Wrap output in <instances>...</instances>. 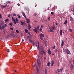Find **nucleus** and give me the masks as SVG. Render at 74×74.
<instances>
[{
    "instance_id": "58",
    "label": "nucleus",
    "mask_w": 74,
    "mask_h": 74,
    "mask_svg": "<svg viewBox=\"0 0 74 74\" xmlns=\"http://www.w3.org/2000/svg\"><path fill=\"white\" fill-rule=\"evenodd\" d=\"M22 42H23V41H24V40L22 39Z\"/></svg>"
},
{
    "instance_id": "45",
    "label": "nucleus",
    "mask_w": 74,
    "mask_h": 74,
    "mask_svg": "<svg viewBox=\"0 0 74 74\" xmlns=\"http://www.w3.org/2000/svg\"><path fill=\"white\" fill-rule=\"evenodd\" d=\"M13 16H16V14H13Z\"/></svg>"
},
{
    "instance_id": "4",
    "label": "nucleus",
    "mask_w": 74,
    "mask_h": 74,
    "mask_svg": "<svg viewBox=\"0 0 74 74\" xmlns=\"http://www.w3.org/2000/svg\"><path fill=\"white\" fill-rule=\"evenodd\" d=\"M37 61L38 66V67H40V66H41V62H40V60L38 59Z\"/></svg>"
},
{
    "instance_id": "50",
    "label": "nucleus",
    "mask_w": 74,
    "mask_h": 74,
    "mask_svg": "<svg viewBox=\"0 0 74 74\" xmlns=\"http://www.w3.org/2000/svg\"><path fill=\"white\" fill-rule=\"evenodd\" d=\"M4 27H5L3 26L2 27V29H4Z\"/></svg>"
},
{
    "instance_id": "43",
    "label": "nucleus",
    "mask_w": 74,
    "mask_h": 74,
    "mask_svg": "<svg viewBox=\"0 0 74 74\" xmlns=\"http://www.w3.org/2000/svg\"><path fill=\"white\" fill-rule=\"evenodd\" d=\"M0 18H1V19L2 18V17H1V14H0Z\"/></svg>"
},
{
    "instance_id": "61",
    "label": "nucleus",
    "mask_w": 74,
    "mask_h": 74,
    "mask_svg": "<svg viewBox=\"0 0 74 74\" xmlns=\"http://www.w3.org/2000/svg\"><path fill=\"white\" fill-rule=\"evenodd\" d=\"M17 5H18L19 6V5H20L18 3Z\"/></svg>"
},
{
    "instance_id": "53",
    "label": "nucleus",
    "mask_w": 74,
    "mask_h": 74,
    "mask_svg": "<svg viewBox=\"0 0 74 74\" xmlns=\"http://www.w3.org/2000/svg\"><path fill=\"white\" fill-rule=\"evenodd\" d=\"M41 27H42V28H43V27H44V26H43V25H41Z\"/></svg>"
},
{
    "instance_id": "49",
    "label": "nucleus",
    "mask_w": 74,
    "mask_h": 74,
    "mask_svg": "<svg viewBox=\"0 0 74 74\" xmlns=\"http://www.w3.org/2000/svg\"><path fill=\"white\" fill-rule=\"evenodd\" d=\"M39 30L40 31H41L42 30V28H40Z\"/></svg>"
},
{
    "instance_id": "40",
    "label": "nucleus",
    "mask_w": 74,
    "mask_h": 74,
    "mask_svg": "<svg viewBox=\"0 0 74 74\" xmlns=\"http://www.w3.org/2000/svg\"><path fill=\"white\" fill-rule=\"evenodd\" d=\"M0 29L1 30H2V27L1 26H0Z\"/></svg>"
},
{
    "instance_id": "23",
    "label": "nucleus",
    "mask_w": 74,
    "mask_h": 74,
    "mask_svg": "<svg viewBox=\"0 0 74 74\" xmlns=\"http://www.w3.org/2000/svg\"><path fill=\"white\" fill-rule=\"evenodd\" d=\"M8 21H9V20H8V19H7L5 21V23H7V22H8Z\"/></svg>"
},
{
    "instance_id": "26",
    "label": "nucleus",
    "mask_w": 74,
    "mask_h": 74,
    "mask_svg": "<svg viewBox=\"0 0 74 74\" xmlns=\"http://www.w3.org/2000/svg\"><path fill=\"white\" fill-rule=\"evenodd\" d=\"M21 25H23L25 24V23H24V22L22 21H21Z\"/></svg>"
},
{
    "instance_id": "8",
    "label": "nucleus",
    "mask_w": 74,
    "mask_h": 74,
    "mask_svg": "<svg viewBox=\"0 0 74 74\" xmlns=\"http://www.w3.org/2000/svg\"><path fill=\"white\" fill-rule=\"evenodd\" d=\"M73 67H74V65L73 64H71V66H70V68L72 70H73Z\"/></svg>"
},
{
    "instance_id": "59",
    "label": "nucleus",
    "mask_w": 74,
    "mask_h": 74,
    "mask_svg": "<svg viewBox=\"0 0 74 74\" xmlns=\"http://www.w3.org/2000/svg\"><path fill=\"white\" fill-rule=\"evenodd\" d=\"M5 7H7V4L5 5Z\"/></svg>"
},
{
    "instance_id": "55",
    "label": "nucleus",
    "mask_w": 74,
    "mask_h": 74,
    "mask_svg": "<svg viewBox=\"0 0 74 74\" xmlns=\"http://www.w3.org/2000/svg\"><path fill=\"white\" fill-rule=\"evenodd\" d=\"M10 52V51H9V49H8L7 52Z\"/></svg>"
},
{
    "instance_id": "35",
    "label": "nucleus",
    "mask_w": 74,
    "mask_h": 74,
    "mask_svg": "<svg viewBox=\"0 0 74 74\" xmlns=\"http://www.w3.org/2000/svg\"><path fill=\"white\" fill-rule=\"evenodd\" d=\"M7 26V24H5L3 25V26L5 27H6V26Z\"/></svg>"
},
{
    "instance_id": "52",
    "label": "nucleus",
    "mask_w": 74,
    "mask_h": 74,
    "mask_svg": "<svg viewBox=\"0 0 74 74\" xmlns=\"http://www.w3.org/2000/svg\"><path fill=\"white\" fill-rule=\"evenodd\" d=\"M29 37H32V34H29Z\"/></svg>"
},
{
    "instance_id": "33",
    "label": "nucleus",
    "mask_w": 74,
    "mask_h": 74,
    "mask_svg": "<svg viewBox=\"0 0 74 74\" xmlns=\"http://www.w3.org/2000/svg\"><path fill=\"white\" fill-rule=\"evenodd\" d=\"M16 33H19V32L17 30H16Z\"/></svg>"
},
{
    "instance_id": "5",
    "label": "nucleus",
    "mask_w": 74,
    "mask_h": 74,
    "mask_svg": "<svg viewBox=\"0 0 74 74\" xmlns=\"http://www.w3.org/2000/svg\"><path fill=\"white\" fill-rule=\"evenodd\" d=\"M40 39H41V40H43V38H42V37H45L44 35L43 34H40Z\"/></svg>"
},
{
    "instance_id": "31",
    "label": "nucleus",
    "mask_w": 74,
    "mask_h": 74,
    "mask_svg": "<svg viewBox=\"0 0 74 74\" xmlns=\"http://www.w3.org/2000/svg\"><path fill=\"white\" fill-rule=\"evenodd\" d=\"M67 23V20H65V22H64V25H66V23Z\"/></svg>"
},
{
    "instance_id": "17",
    "label": "nucleus",
    "mask_w": 74,
    "mask_h": 74,
    "mask_svg": "<svg viewBox=\"0 0 74 74\" xmlns=\"http://www.w3.org/2000/svg\"><path fill=\"white\" fill-rule=\"evenodd\" d=\"M53 64H54V61H52L51 62V66H53Z\"/></svg>"
},
{
    "instance_id": "25",
    "label": "nucleus",
    "mask_w": 74,
    "mask_h": 74,
    "mask_svg": "<svg viewBox=\"0 0 74 74\" xmlns=\"http://www.w3.org/2000/svg\"><path fill=\"white\" fill-rule=\"evenodd\" d=\"M17 16L18 18H19V19H20V18H21V15H20L19 14H18L17 15Z\"/></svg>"
},
{
    "instance_id": "29",
    "label": "nucleus",
    "mask_w": 74,
    "mask_h": 74,
    "mask_svg": "<svg viewBox=\"0 0 74 74\" xmlns=\"http://www.w3.org/2000/svg\"><path fill=\"white\" fill-rule=\"evenodd\" d=\"M25 32L26 33H27L28 32V30L27 29H26L25 30Z\"/></svg>"
},
{
    "instance_id": "38",
    "label": "nucleus",
    "mask_w": 74,
    "mask_h": 74,
    "mask_svg": "<svg viewBox=\"0 0 74 74\" xmlns=\"http://www.w3.org/2000/svg\"><path fill=\"white\" fill-rule=\"evenodd\" d=\"M6 3L8 4V3H11V1H8L7 2H6Z\"/></svg>"
},
{
    "instance_id": "14",
    "label": "nucleus",
    "mask_w": 74,
    "mask_h": 74,
    "mask_svg": "<svg viewBox=\"0 0 74 74\" xmlns=\"http://www.w3.org/2000/svg\"><path fill=\"white\" fill-rule=\"evenodd\" d=\"M64 44V41L63 40L62 41L61 46L62 47H63Z\"/></svg>"
},
{
    "instance_id": "46",
    "label": "nucleus",
    "mask_w": 74,
    "mask_h": 74,
    "mask_svg": "<svg viewBox=\"0 0 74 74\" xmlns=\"http://www.w3.org/2000/svg\"><path fill=\"white\" fill-rule=\"evenodd\" d=\"M10 16H11V15L9 14V15H8V17L9 18H10Z\"/></svg>"
},
{
    "instance_id": "2",
    "label": "nucleus",
    "mask_w": 74,
    "mask_h": 74,
    "mask_svg": "<svg viewBox=\"0 0 74 74\" xmlns=\"http://www.w3.org/2000/svg\"><path fill=\"white\" fill-rule=\"evenodd\" d=\"M33 30L34 32L37 33L38 32L37 30H39V26L38 25L37 27H35V29H33Z\"/></svg>"
},
{
    "instance_id": "24",
    "label": "nucleus",
    "mask_w": 74,
    "mask_h": 74,
    "mask_svg": "<svg viewBox=\"0 0 74 74\" xmlns=\"http://www.w3.org/2000/svg\"><path fill=\"white\" fill-rule=\"evenodd\" d=\"M10 36H12L13 37H14V34H10Z\"/></svg>"
},
{
    "instance_id": "64",
    "label": "nucleus",
    "mask_w": 74,
    "mask_h": 74,
    "mask_svg": "<svg viewBox=\"0 0 74 74\" xmlns=\"http://www.w3.org/2000/svg\"><path fill=\"white\" fill-rule=\"evenodd\" d=\"M73 63L74 64V60L73 61Z\"/></svg>"
},
{
    "instance_id": "11",
    "label": "nucleus",
    "mask_w": 74,
    "mask_h": 74,
    "mask_svg": "<svg viewBox=\"0 0 74 74\" xmlns=\"http://www.w3.org/2000/svg\"><path fill=\"white\" fill-rule=\"evenodd\" d=\"M48 52L49 55H51V51L50 50H48Z\"/></svg>"
},
{
    "instance_id": "1",
    "label": "nucleus",
    "mask_w": 74,
    "mask_h": 74,
    "mask_svg": "<svg viewBox=\"0 0 74 74\" xmlns=\"http://www.w3.org/2000/svg\"><path fill=\"white\" fill-rule=\"evenodd\" d=\"M64 52L67 54H68L69 55H70V54H71V53H70V51L68 49H66L64 51Z\"/></svg>"
},
{
    "instance_id": "19",
    "label": "nucleus",
    "mask_w": 74,
    "mask_h": 74,
    "mask_svg": "<svg viewBox=\"0 0 74 74\" xmlns=\"http://www.w3.org/2000/svg\"><path fill=\"white\" fill-rule=\"evenodd\" d=\"M27 23H30V20H29V19H27Z\"/></svg>"
},
{
    "instance_id": "60",
    "label": "nucleus",
    "mask_w": 74,
    "mask_h": 74,
    "mask_svg": "<svg viewBox=\"0 0 74 74\" xmlns=\"http://www.w3.org/2000/svg\"><path fill=\"white\" fill-rule=\"evenodd\" d=\"M28 34H31L30 33V32H28Z\"/></svg>"
},
{
    "instance_id": "20",
    "label": "nucleus",
    "mask_w": 74,
    "mask_h": 74,
    "mask_svg": "<svg viewBox=\"0 0 74 74\" xmlns=\"http://www.w3.org/2000/svg\"><path fill=\"white\" fill-rule=\"evenodd\" d=\"M4 21H2L1 23V26H3V25H4Z\"/></svg>"
},
{
    "instance_id": "37",
    "label": "nucleus",
    "mask_w": 74,
    "mask_h": 74,
    "mask_svg": "<svg viewBox=\"0 0 74 74\" xmlns=\"http://www.w3.org/2000/svg\"><path fill=\"white\" fill-rule=\"evenodd\" d=\"M45 73H47V69H45Z\"/></svg>"
},
{
    "instance_id": "57",
    "label": "nucleus",
    "mask_w": 74,
    "mask_h": 74,
    "mask_svg": "<svg viewBox=\"0 0 74 74\" xmlns=\"http://www.w3.org/2000/svg\"><path fill=\"white\" fill-rule=\"evenodd\" d=\"M44 59L45 60V59H47V58L45 57H44Z\"/></svg>"
},
{
    "instance_id": "39",
    "label": "nucleus",
    "mask_w": 74,
    "mask_h": 74,
    "mask_svg": "<svg viewBox=\"0 0 74 74\" xmlns=\"http://www.w3.org/2000/svg\"><path fill=\"white\" fill-rule=\"evenodd\" d=\"M37 13H34V16H36V15H37Z\"/></svg>"
},
{
    "instance_id": "48",
    "label": "nucleus",
    "mask_w": 74,
    "mask_h": 74,
    "mask_svg": "<svg viewBox=\"0 0 74 74\" xmlns=\"http://www.w3.org/2000/svg\"><path fill=\"white\" fill-rule=\"evenodd\" d=\"M10 30H13V28H10Z\"/></svg>"
},
{
    "instance_id": "22",
    "label": "nucleus",
    "mask_w": 74,
    "mask_h": 74,
    "mask_svg": "<svg viewBox=\"0 0 74 74\" xmlns=\"http://www.w3.org/2000/svg\"><path fill=\"white\" fill-rule=\"evenodd\" d=\"M22 14L24 16L25 18H26V15H25V14H24V12H22Z\"/></svg>"
},
{
    "instance_id": "12",
    "label": "nucleus",
    "mask_w": 74,
    "mask_h": 74,
    "mask_svg": "<svg viewBox=\"0 0 74 74\" xmlns=\"http://www.w3.org/2000/svg\"><path fill=\"white\" fill-rule=\"evenodd\" d=\"M28 29L29 30H30V29H31V26H30V24H28Z\"/></svg>"
},
{
    "instance_id": "9",
    "label": "nucleus",
    "mask_w": 74,
    "mask_h": 74,
    "mask_svg": "<svg viewBox=\"0 0 74 74\" xmlns=\"http://www.w3.org/2000/svg\"><path fill=\"white\" fill-rule=\"evenodd\" d=\"M36 46L37 47L38 49H40V46H39V43L38 42V44L36 45Z\"/></svg>"
},
{
    "instance_id": "18",
    "label": "nucleus",
    "mask_w": 74,
    "mask_h": 74,
    "mask_svg": "<svg viewBox=\"0 0 74 74\" xmlns=\"http://www.w3.org/2000/svg\"><path fill=\"white\" fill-rule=\"evenodd\" d=\"M60 35H62V30L60 31Z\"/></svg>"
},
{
    "instance_id": "30",
    "label": "nucleus",
    "mask_w": 74,
    "mask_h": 74,
    "mask_svg": "<svg viewBox=\"0 0 74 74\" xmlns=\"http://www.w3.org/2000/svg\"><path fill=\"white\" fill-rule=\"evenodd\" d=\"M13 24L12 23H9V25H10V26H12Z\"/></svg>"
},
{
    "instance_id": "47",
    "label": "nucleus",
    "mask_w": 74,
    "mask_h": 74,
    "mask_svg": "<svg viewBox=\"0 0 74 74\" xmlns=\"http://www.w3.org/2000/svg\"><path fill=\"white\" fill-rule=\"evenodd\" d=\"M51 14L53 15V14H54L53 12H51Z\"/></svg>"
},
{
    "instance_id": "62",
    "label": "nucleus",
    "mask_w": 74,
    "mask_h": 74,
    "mask_svg": "<svg viewBox=\"0 0 74 74\" xmlns=\"http://www.w3.org/2000/svg\"><path fill=\"white\" fill-rule=\"evenodd\" d=\"M14 72L15 73L16 72V70H15V71H14Z\"/></svg>"
},
{
    "instance_id": "51",
    "label": "nucleus",
    "mask_w": 74,
    "mask_h": 74,
    "mask_svg": "<svg viewBox=\"0 0 74 74\" xmlns=\"http://www.w3.org/2000/svg\"><path fill=\"white\" fill-rule=\"evenodd\" d=\"M49 10V7L47 9V10Z\"/></svg>"
},
{
    "instance_id": "42",
    "label": "nucleus",
    "mask_w": 74,
    "mask_h": 74,
    "mask_svg": "<svg viewBox=\"0 0 74 74\" xmlns=\"http://www.w3.org/2000/svg\"><path fill=\"white\" fill-rule=\"evenodd\" d=\"M70 32H71H71H72V29H70Z\"/></svg>"
},
{
    "instance_id": "16",
    "label": "nucleus",
    "mask_w": 74,
    "mask_h": 74,
    "mask_svg": "<svg viewBox=\"0 0 74 74\" xmlns=\"http://www.w3.org/2000/svg\"><path fill=\"white\" fill-rule=\"evenodd\" d=\"M70 21L71 22V21H73V17L71 16L70 17Z\"/></svg>"
},
{
    "instance_id": "44",
    "label": "nucleus",
    "mask_w": 74,
    "mask_h": 74,
    "mask_svg": "<svg viewBox=\"0 0 74 74\" xmlns=\"http://www.w3.org/2000/svg\"><path fill=\"white\" fill-rule=\"evenodd\" d=\"M48 21H50V17H49L48 18Z\"/></svg>"
},
{
    "instance_id": "3",
    "label": "nucleus",
    "mask_w": 74,
    "mask_h": 74,
    "mask_svg": "<svg viewBox=\"0 0 74 74\" xmlns=\"http://www.w3.org/2000/svg\"><path fill=\"white\" fill-rule=\"evenodd\" d=\"M56 72L57 74H60L62 72V69H58L57 70Z\"/></svg>"
},
{
    "instance_id": "27",
    "label": "nucleus",
    "mask_w": 74,
    "mask_h": 74,
    "mask_svg": "<svg viewBox=\"0 0 74 74\" xmlns=\"http://www.w3.org/2000/svg\"><path fill=\"white\" fill-rule=\"evenodd\" d=\"M1 8H2V9H3V8H5V6L2 5L1 6Z\"/></svg>"
},
{
    "instance_id": "56",
    "label": "nucleus",
    "mask_w": 74,
    "mask_h": 74,
    "mask_svg": "<svg viewBox=\"0 0 74 74\" xmlns=\"http://www.w3.org/2000/svg\"><path fill=\"white\" fill-rule=\"evenodd\" d=\"M35 66H36V64H35L34 66H33V67H35Z\"/></svg>"
},
{
    "instance_id": "54",
    "label": "nucleus",
    "mask_w": 74,
    "mask_h": 74,
    "mask_svg": "<svg viewBox=\"0 0 74 74\" xmlns=\"http://www.w3.org/2000/svg\"><path fill=\"white\" fill-rule=\"evenodd\" d=\"M48 33H51V31H50V30H48Z\"/></svg>"
},
{
    "instance_id": "6",
    "label": "nucleus",
    "mask_w": 74,
    "mask_h": 74,
    "mask_svg": "<svg viewBox=\"0 0 74 74\" xmlns=\"http://www.w3.org/2000/svg\"><path fill=\"white\" fill-rule=\"evenodd\" d=\"M41 51H42L41 54H42V55H43V54H44V48L43 47H42Z\"/></svg>"
},
{
    "instance_id": "63",
    "label": "nucleus",
    "mask_w": 74,
    "mask_h": 74,
    "mask_svg": "<svg viewBox=\"0 0 74 74\" xmlns=\"http://www.w3.org/2000/svg\"><path fill=\"white\" fill-rule=\"evenodd\" d=\"M73 38L74 39V36H73Z\"/></svg>"
},
{
    "instance_id": "10",
    "label": "nucleus",
    "mask_w": 74,
    "mask_h": 74,
    "mask_svg": "<svg viewBox=\"0 0 74 74\" xmlns=\"http://www.w3.org/2000/svg\"><path fill=\"white\" fill-rule=\"evenodd\" d=\"M15 20H16V21H15ZM15 20L14 21V24H16V23H18V18H16Z\"/></svg>"
},
{
    "instance_id": "13",
    "label": "nucleus",
    "mask_w": 74,
    "mask_h": 74,
    "mask_svg": "<svg viewBox=\"0 0 74 74\" xmlns=\"http://www.w3.org/2000/svg\"><path fill=\"white\" fill-rule=\"evenodd\" d=\"M36 69L37 73H39V71H38V67H37V66H36Z\"/></svg>"
},
{
    "instance_id": "41",
    "label": "nucleus",
    "mask_w": 74,
    "mask_h": 74,
    "mask_svg": "<svg viewBox=\"0 0 74 74\" xmlns=\"http://www.w3.org/2000/svg\"><path fill=\"white\" fill-rule=\"evenodd\" d=\"M29 42H32V40L30 39L29 40Z\"/></svg>"
},
{
    "instance_id": "32",
    "label": "nucleus",
    "mask_w": 74,
    "mask_h": 74,
    "mask_svg": "<svg viewBox=\"0 0 74 74\" xmlns=\"http://www.w3.org/2000/svg\"><path fill=\"white\" fill-rule=\"evenodd\" d=\"M32 44H33V45H34V44H35V43H34V41H32Z\"/></svg>"
},
{
    "instance_id": "15",
    "label": "nucleus",
    "mask_w": 74,
    "mask_h": 74,
    "mask_svg": "<svg viewBox=\"0 0 74 74\" xmlns=\"http://www.w3.org/2000/svg\"><path fill=\"white\" fill-rule=\"evenodd\" d=\"M12 21H14V22H15V18H13V17H12Z\"/></svg>"
},
{
    "instance_id": "21",
    "label": "nucleus",
    "mask_w": 74,
    "mask_h": 74,
    "mask_svg": "<svg viewBox=\"0 0 74 74\" xmlns=\"http://www.w3.org/2000/svg\"><path fill=\"white\" fill-rule=\"evenodd\" d=\"M50 64H51V63L49 62L47 64V66H50Z\"/></svg>"
},
{
    "instance_id": "36",
    "label": "nucleus",
    "mask_w": 74,
    "mask_h": 74,
    "mask_svg": "<svg viewBox=\"0 0 74 74\" xmlns=\"http://www.w3.org/2000/svg\"><path fill=\"white\" fill-rule=\"evenodd\" d=\"M50 32H51V33H53L54 32L53 31L51 30H50Z\"/></svg>"
},
{
    "instance_id": "34",
    "label": "nucleus",
    "mask_w": 74,
    "mask_h": 74,
    "mask_svg": "<svg viewBox=\"0 0 74 74\" xmlns=\"http://www.w3.org/2000/svg\"><path fill=\"white\" fill-rule=\"evenodd\" d=\"M55 47H56L55 45H54V46H53V49H54L55 48Z\"/></svg>"
},
{
    "instance_id": "7",
    "label": "nucleus",
    "mask_w": 74,
    "mask_h": 74,
    "mask_svg": "<svg viewBox=\"0 0 74 74\" xmlns=\"http://www.w3.org/2000/svg\"><path fill=\"white\" fill-rule=\"evenodd\" d=\"M49 29L50 30H54L55 29V27H50Z\"/></svg>"
},
{
    "instance_id": "28",
    "label": "nucleus",
    "mask_w": 74,
    "mask_h": 74,
    "mask_svg": "<svg viewBox=\"0 0 74 74\" xmlns=\"http://www.w3.org/2000/svg\"><path fill=\"white\" fill-rule=\"evenodd\" d=\"M5 33V29H4L3 31V34H4Z\"/></svg>"
}]
</instances>
